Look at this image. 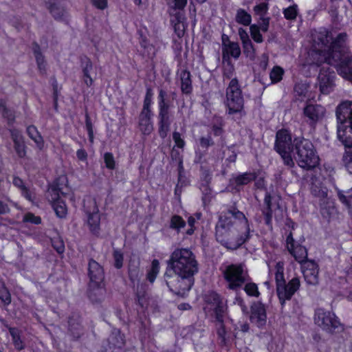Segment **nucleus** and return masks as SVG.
Wrapping results in <instances>:
<instances>
[{"label":"nucleus","instance_id":"obj_2","mask_svg":"<svg viewBox=\"0 0 352 352\" xmlns=\"http://www.w3.org/2000/svg\"><path fill=\"white\" fill-rule=\"evenodd\" d=\"M168 266L174 274L193 276L198 272V264L193 253L188 249L175 250L171 254Z\"/></svg>","mask_w":352,"mask_h":352},{"label":"nucleus","instance_id":"obj_37","mask_svg":"<svg viewBox=\"0 0 352 352\" xmlns=\"http://www.w3.org/2000/svg\"><path fill=\"white\" fill-rule=\"evenodd\" d=\"M224 217L226 220L231 219L237 220H247L245 214L234 207H232L231 208L228 209L227 212L225 213Z\"/></svg>","mask_w":352,"mask_h":352},{"label":"nucleus","instance_id":"obj_62","mask_svg":"<svg viewBox=\"0 0 352 352\" xmlns=\"http://www.w3.org/2000/svg\"><path fill=\"white\" fill-rule=\"evenodd\" d=\"M173 139L175 143V145L180 148H183L185 146V142L182 138L181 134L177 131H174L173 133Z\"/></svg>","mask_w":352,"mask_h":352},{"label":"nucleus","instance_id":"obj_25","mask_svg":"<svg viewBox=\"0 0 352 352\" xmlns=\"http://www.w3.org/2000/svg\"><path fill=\"white\" fill-rule=\"evenodd\" d=\"M81 67L82 71V79L87 87H91L94 83L91 74L94 72V65L91 60L85 56L81 58Z\"/></svg>","mask_w":352,"mask_h":352},{"label":"nucleus","instance_id":"obj_60","mask_svg":"<svg viewBox=\"0 0 352 352\" xmlns=\"http://www.w3.org/2000/svg\"><path fill=\"white\" fill-rule=\"evenodd\" d=\"M85 126L88 132L89 140L91 143L94 142V130L91 119L87 113L85 114Z\"/></svg>","mask_w":352,"mask_h":352},{"label":"nucleus","instance_id":"obj_19","mask_svg":"<svg viewBox=\"0 0 352 352\" xmlns=\"http://www.w3.org/2000/svg\"><path fill=\"white\" fill-rule=\"evenodd\" d=\"M336 118L338 120V124H352L351 101H344L337 107Z\"/></svg>","mask_w":352,"mask_h":352},{"label":"nucleus","instance_id":"obj_12","mask_svg":"<svg viewBox=\"0 0 352 352\" xmlns=\"http://www.w3.org/2000/svg\"><path fill=\"white\" fill-rule=\"evenodd\" d=\"M300 280L298 278H293L287 284L285 282L276 287V292L282 305L287 300L291 299L294 293L299 289Z\"/></svg>","mask_w":352,"mask_h":352},{"label":"nucleus","instance_id":"obj_56","mask_svg":"<svg viewBox=\"0 0 352 352\" xmlns=\"http://www.w3.org/2000/svg\"><path fill=\"white\" fill-rule=\"evenodd\" d=\"M166 92L164 90H160L158 96L159 109L170 108V104L166 98Z\"/></svg>","mask_w":352,"mask_h":352},{"label":"nucleus","instance_id":"obj_44","mask_svg":"<svg viewBox=\"0 0 352 352\" xmlns=\"http://www.w3.org/2000/svg\"><path fill=\"white\" fill-rule=\"evenodd\" d=\"M228 53L234 58H238L241 55V48L237 43L230 42L227 46Z\"/></svg>","mask_w":352,"mask_h":352},{"label":"nucleus","instance_id":"obj_47","mask_svg":"<svg viewBox=\"0 0 352 352\" xmlns=\"http://www.w3.org/2000/svg\"><path fill=\"white\" fill-rule=\"evenodd\" d=\"M34 54L36 57L37 65L40 70H45L44 56L42 55L39 46L36 44L34 47Z\"/></svg>","mask_w":352,"mask_h":352},{"label":"nucleus","instance_id":"obj_14","mask_svg":"<svg viewBox=\"0 0 352 352\" xmlns=\"http://www.w3.org/2000/svg\"><path fill=\"white\" fill-rule=\"evenodd\" d=\"M304 278L307 284L316 285L319 283V268L312 260L305 261L301 266Z\"/></svg>","mask_w":352,"mask_h":352},{"label":"nucleus","instance_id":"obj_7","mask_svg":"<svg viewBox=\"0 0 352 352\" xmlns=\"http://www.w3.org/2000/svg\"><path fill=\"white\" fill-rule=\"evenodd\" d=\"M225 104L230 115L241 113L243 109L244 100L236 78H232L226 89Z\"/></svg>","mask_w":352,"mask_h":352},{"label":"nucleus","instance_id":"obj_30","mask_svg":"<svg viewBox=\"0 0 352 352\" xmlns=\"http://www.w3.org/2000/svg\"><path fill=\"white\" fill-rule=\"evenodd\" d=\"M311 194L319 199L320 205L325 204L331 199L328 197V190L326 187L313 184L311 188Z\"/></svg>","mask_w":352,"mask_h":352},{"label":"nucleus","instance_id":"obj_31","mask_svg":"<svg viewBox=\"0 0 352 352\" xmlns=\"http://www.w3.org/2000/svg\"><path fill=\"white\" fill-rule=\"evenodd\" d=\"M181 89L184 94H190L192 89L190 72L182 70L180 73Z\"/></svg>","mask_w":352,"mask_h":352},{"label":"nucleus","instance_id":"obj_8","mask_svg":"<svg viewBox=\"0 0 352 352\" xmlns=\"http://www.w3.org/2000/svg\"><path fill=\"white\" fill-rule=\"evenodd\" d=\"M166 283L171 292L177 295L184 296L192 286L193 277L189 276H179L174 274H169L167 271L165 274Z\"/></svg>","mask_w":352,"mask_h":352},{"label":"nucleus","instance_id":"obj_4","mask_svg":"<svg viewBox=\"0 0 352 352\" xmlns=\"http://www.w3.org/2000/svg\"><path fill=\"white\" fill-rule=\"evenodd\" d=\"M296 156L295 159L302 168L310 170L318 164L319 157L316 153L313 144L303 138L294 140Z\"/></svg>","mask_w":352,"mask_h":352},{"label":"nucleus","instance_id":"obj_24","mask_svg":"<svg viewBox=\"0 0 352 352\" xmlns=\"http://www.w3.org/2000/svg\"><path fill=\"white\" fill-rule=\"evenodd\" d=\"M89 276L91 282L96 285L100 283L104 278V271L100 265L93 259L89 262Z\"/></svg>","mask_w":352,"mask_h":352},{"label":"nucleus","instance_id":"obj_50","mask_svg":"<svg viewBox=\"0 0 352 352\" xmlns=\"http://www.w3.org/2000/svg\"><path fill=\"white\" fill-rule=\"evenodd\" d=\"M342 162L347 171L352 175V150L344 153Z\"/></svg>","mask_w":352,"mask_h":352},{"label":"nucleus","instance_id":"obj_34","mask_svg":"<svg viewBox=\"0 0 352 352\" xmlns=\"http://www.w3.org/2000/svg\"><path fill=\"white\" fill-rule=\"evenodd\" d=\"M159 118V135L162 138H165L170 130L171 120L170 116H164Z\"/></svg>","mask_w":352,"mask_h":352},{"label":"nucleus","instance_id":"obj_59","mask_svg":"<svg viewBox=\"0 0 352 352\" xmlns=\"http://www.w3.org/2000/svg\"><path fill=\"white\" fill-rule=\"evenodd\" d=\"M52 245L58 253L62 254L65 251L63 241L60 237L54 238L52 240Z\"/></svg>","mask_w":352,"mask_h":352},{"label":"nucleus","instance_id":"obj_58","mask_svg":"<svg viewBox=\"0 0 352 352\" xmlns=\"http://www.w3.org/2000/svg\"><path fill=\"white\" fill-rule=\"evenodd\" d=\"M104 161L106 167L109 169L113 170L116 167V162L113 155L111 153H105L104 155Z\"/></svg>","mask_w":352,"mask_h":352},{"label":"nucleus","instance_id":"obj_32","mask_svg":"<svg viewBox=\"0 0 352 352\" xmlns=\"http://www.w3.org/2000/svg\"><path fill=\"white\" fill-rule=\"evenodd\" d=\"M26 131L29 138L36 143L37 147L42 149L44 146V141L37 128L34 125H30L27 127Z\"/></svg>","mask_w":352,"mask_h":352},{"label":"nucleus","instance_id":"obj_5","mask_svg":"<svg viewBox=\"0 0 352 352\" xmlns=\"http://www.w3.org/2000/svg\"><path fill=\"white\" fill-rule=\"evenodd\" d=\"M206 300L208 304L211 305V308L213 309L216 319L217 333L220 342L222 344H226L227 332L223 324L226 311L227 309L226 304L223 302L221 296L215 292L210 293L206 296Z\"/></svg>","mask_w":352,"mask_h":352},{"label":"nucleus","instance_id":"obj_17","mask_svg":"<svg viewBox=\"0 0 352 352\" xmlns=\"http://www.w3.org/2000/svg\"><path fill=\"white\" fill-rule=\"evenodd\" d=\"M337 67L338 74L344 79L352 82V55L346 54L341 57L335 64H332Z\"/></svg>","mask_w":352,"mask_h":352},{"label":"nucleus","instance_id":"obj_48","mask_svg":"<svg viewBox=\"0 0 352 352\" xmlns=\"http://www.w3.org/2000/svg\"><path fill=\"white\" fill-rule=\"evenodd\" d=\"M244 291L250 296L258 297L260 295L257 285L254 283H247Z\"/></svg>","mask_w":352,"mask_h":352},{"label":"nucleus","instance_id":"obj_9","mask_svg":"<svg viewBox=\"0 0 352 352\" xmlns=\"http://www.w3.org/2000/svg\"><path fill=\"white\" fill-rule=\"evenodd\" d=\"M314 321L318 326L329 332H331L340 326V321L333 313L322 308L316 309Z\"/></svg>","mask_w":352,"mask_h":352},{"label":"nucleus","instance_id":"obj_6","mask_svg":"<svg viewBox=\"0 0 352 352\" xmlns=\"http://www.w3.org/2000/svg\"><path fill=\"white\" fill-rule=\"evenodd\" d=\"M223 276L229 289L237 291L249 280L245 265L243 263L231 264L226 267Z\"/></svg>","mask_w":352,"mask_h":352},{"label":"nucleus","instance_id":"obj_42","mask_svg":"<svg viewBox=\"0 0 352 352\" xmlns=\"http://www.w3.org/2000/svg\"><path fill=\"white\" fill-rule=\"evenodd\" d=\"M109 343L111 344L110 349H121L124 345V339L120 335L111 336Z\"/></svg>","mask_w":352,"mask_h":352},{"label":"nucleus","instance_id":"obj_27","mask_svg":"<svg viewBox=\"0 0 352 352\" xmlns=\"http://www.w3.org/2000/svg\"><path fill=\"white\" fill-rule=\"evenodd\" d=\"M151 113L141 112L139 116V127L144 135H149L153 130L151 121Z\"/></svg>","mask_w":352,"mask_h":352},{"label":"nucleus","instance_id":"obj_64","mask_svg":"<svg viewBox=\"0 0 352 352\" xmlns=\"http://www.w3.org/2000/svg\"><path fill=\"white\" fill-rule=\"evenodd\" d=\"M234 73V66L230 63H228L223 67V76L226 78H231Z\"/></svg>","mask_w":352,"mask_h":352},{"label":"nucleus","instance_id":"obj_36","mask_svg":"<svg viewBox=\"0 0 352 352\" xmlns=\"http://www.w3.org/2000/svg\"><path fill=\"white\" fill-rule=\"evenodd\" d=\"M339 200L349 209L352 208V190L347 191L338 190Z\"/></svg>","mask_w":352,"mask_h":352},{"label":"nucleus","instance_id":"obj_55","mask_svg":"<svg viewBox=\"0 0 352 352\" xmlns=\"http://www.w3.org/2000/svg\"><path fill=\"white\" fill-rule=\"evenodd\" d=\"M244 54L251 59L254 58L255 52L251 41L243 43Z\"/></svg>","mask_w":352,"mask_h":352},{"label":"nucleus","instance_id":"obj_11","mask_svg":"<svg viewBox=\"0 0 352 352\" xmlns=\"http://www.w3.org/2000/svg\"><path fill=\"white\" fill-rule=\"evenodd\" d=\"M263 212L266 220L281 219L283 217V210L279 206L278 197L267 192L264 199Z\"/></svg>","mask_w":352,"mask_h":352},{"label":"nucleus","instance_id":"obj_20","mask_svg":"<svg viewBox=\"0 0 352 352\" xmlns=\"http://www.w3.org/2000/svg\"><path fill=\"white\" fill-rule=\"evenodd\" d=\"M275 149L278 153L291 152L292 138L287 130H280L276 133Z\"/></svg>","mask_w":352,"mask_h":352},{"label":"nucleus","instance_id":"obj_57","mask_svg":"<svg viewBox=\"0 0 352 352\" xmlns=\"http://www.w3.org/2000/svg\"><path fill=\"white\" fill-rule=\"evenodd\" d=\"M268 10V3L263 2L261 3L254 7V11L256 14L259 15L261 17H264V15Z\"/></svg>","mask_w":352,"mask_h":352},{"label":"nucleus","instance_id":"obj_35","mask_svg":"<svg viewBox=\"0 0 352 352\" xmlns=\"http://www.w3.org/2000/svg\"><path fill=\"white\" fill-rule=\"evenodd\" d=\"M235 21L239 24L248 26L251 23L252 16L245 10L240 8L236 11Z\"/></svg>","mask_w":352,"mask_h":352},{"label":"nucleus","instance_id":"obj_33","mask_svg":"<svg viewBox=\"0 0 352 352\" xmlns=\"http://www.w3.org/2000/svg\"><path fill=\"white\" fill-rule=\"evenodd\" d=\"M256 172L244 173L234 177L232 181L236 186L246 185L256 179Z\"/></svg>","mask_w":352,"mask_h":352},{"label":"nucleus","instance_id":"obj_45","mask_svg":"<svg viewBox=\"0 0 352 352\" xmlns=\"http://www.w3.org/2000/svg\"><path fill=\"white\" fill-rule=\"evenodd\" d=\"M0 299L6 305L11 302V295L4 284L1 282H0Z\"/></svg>","mask_w":352,"mask_h":352},{"label":"nucleus","instance_id":"obj_40","mask_svg":"<svg viewBox=\"0 0 352 352\" xmlns=\"http://www.w3.org/2000/svg\"><path fill=\"white\" fill-rule=\"evenodd\" d=\"M160 272V263L157 260H153L151 268L148 272L147 278L151 283H153Z\"/></svg>","mask_w":352,"mask_h":352},{"label":"nucleus","instance_id":"obj_41","mask_svg":"<svg viewBox=\"0 0 352 352\" xmlns=\"http://www.w3.org/2000/svg\"><path fill=\"white\" fill-rule=\"evenodd\" d=\"M284 267L283 264L282 263H277L276 265V273H275V279L276 283V287L280 285H282L285 283L284 279Z\"/></svg>","mask_w":352,"mask_h":352},{"label":"nucleus","instance_id":"obj_3","mask_svg":"<svg viewBox=\"0 0 352 352\" xmlns=\"http://www.w3.org/2000/svg\"><path fill=\"white\" fill-rule=\"evenodd\" d=\"M67 178L65 176L60 177L50 186L47 192V197L51 202L52 206L59 219L67 217V208L61 197H66L69 193V188L67 185Z\"/></svg>","mask_w":352,"mask_h":352},{"label":"nucleus","instance_id":"obj_49","mask_svg":"<svg viewBox=\"0 0 352 352\" xmlns=\"http://www.w3.org/2000/svg\"><path fill=\"white\" fill-rule=\"evenodd\" d=\"M251 36L253 40L256 43H262L263 41V36L260 33L258 25L253 24L250 27Z\"/></svg>","mask_w":352,"mask_h":352},{"label":"nucleus","instance_id":"obj_23","mask_svg":"<svg viewBox=\"0 0 352 352\" xmlns=\"http://www.w3.org/2000/svg\"><path fill=\"white\" fill-rule=\"evenodd\" d=\"M47 8L56 20H59L66 13L62 0H45Z\"/></svg>","mask_w":352,"mask_h":352},{"label":"nucleus","instance_id":"obj_61","mask_svg":"<svg viewBox=\"0 0 352 352\" xmlns=\"http://www.w3.org/2000/svg\"><path fill=\"white\" fill-rule=\"evenodd\" d=\"M199 144L203 148H208L209 146L214 145V141L210 135L206 137H201L199 138Z\"/></svg>","mask_w":352,"mask_h":352},{"label":"nucleus","instance_id":"obj_54","mask_svg":"<svg viewBox=\"0 0 352 352\" xmlns=\"http://www.w3.org/2000/svg\"><path fill=\"white\" fill-rule=\"evenodd\" d=\"M309 86L305 83H297L294 87V92L300 97H305L308 92Z\"/></svg>","mask_w":352,"mask_h":352},{"label":"nucleus","instance_id":"obj_13","mask_svg":"<svg viewBox=\"0 0 352 352\" xmlns=\"http://www.w3.org/2000/svg\"><path fill=\"white\" fill-rule=\"evenodd\" d=\"M304 116L309 119V124L315 126L326 115V109L321 104H309L303 109Z\"/></svg>","mask_w":352,"mask_h":352},{"label":"nucleus","instance_id":"obj_18","mask_svg":"<svg viewBox=\"0 0 352 352\" xmlns=\"http://www.w3.org/2000/svg\"><path fill=\"white\" fill-rule=\"evenodd\" d=\"M318 85L322 94L330 93L334 87V72L322 69L318 77Z\"/></svg>","mask_w":352,"mask_h":352},{"label":"nucleus","instance_id":"obj_10","mask_svg":"<svg viewBox=\"0 0 352 352\" xmlns=\"http://www.w3.org/2000/svg\"><path fill=\"white\" fill-rule=\"evenodd\" d=\"M348 39L349 36L346 32L339 33L335 38L332 37L326 47L328 54L333 56L336 53H338L340 55V58L349 54Z\"/></svg>","mask_w":352,"mask_h":352},{"label":"nucleus","instance_id":"obj_43","mask_svg":"<svg viewBox=\"0 0 352 352\" xmlns=\"http://www.w3.org/2000/svg\"><path fill=\"white\" fill-rule=\"evenodd\" d=\"M283 14L287 20H295L298 14V6L294 4L283 10Z\"/></svg>","mask_w":352,"mask_h":352},{"label":"nucleus","instance_id":"obj_53","mask_svg":"<svg viewBox=\"0 0 352 352\" xmlns=\"http://www.w3.org/2000/svg\"><path fill=\"white\" fill-rule=\"evenodd\" d=\"M0 113L3 117L8 118L9 123L14 122V116L12 112L6 108V103L3 100H0Z\"/></svg>","mask_w":352,"mask_h":352},{"label":"nucleus","instance_id":"obj_52","mask_svg":"<svg viewBox=\"0 0 352 352\" xmlns=\"http://www.w3.org/2000/svg\"><path fill=\"white\" fill-rule=\"evenodd\" d=\"M10 333L12 337L14 346L18 350H21L24 348L23 343L21 340L17 331L14 329H10Z\"/></svg>","mask_w":352,"mask_h":352},{"label":"nucleus","instance_id":"obj_16","mask_svg":"<svg viewBox=\"0 0 352 352\" xmlns=\"http://www.w3.org/2000/svg\"><path fill=\"white\" fill-rule=\"evenodd\" d=\"M250 321L256 327L261 328L267 322L266 309L263 304L257 302L251 307Z\"/></svg>","mask_w":352,"mask_h":352},{"label":"nucleus","instance_id":"obj_22","mask_svg":"<svg viewBox=\"0 0 352 352\" xmlns=\"http://www.w3.org/2000/svg\"><path fill=\"white\" fill-rule=\"evenodd\" d=\"M338 138L345 147H352V124H338Z\"/></svg>","mask_w":352,"mask_h":352},{"label":"nucleus","instance_id":"obj_46","mask_svg":"<svg viewBox=\"0 0 352 352\" xmlns=\"http://www.w3.org/2000/svg\"><path fill=\"white\" fill-rule=\"evenodd\" d=\"M283 73L284 71L280 67H274L270 74L272 82L274 83L279 82L282 79Z\"/></svg>","mask_w":352,"mask_h":352},{"label":"nucleus","instance_id":"obj_21","mask_svg":"<svg viewBox=\"0 0 352 352\" xmlns=\"http://www.w3.org/2000/svg\"><path fill=\"white\" fill-rule=\"evenodd\" d=\"M11 138L14 143V148L17 155L20 158H24L26 156V148L24 138L21 133L15 129L10 130Z\"/></svg>","mask_w":352,"mask_h":352},{"label":"nucleus","instance_id":"obj_26","mask_svg":"<svg viewBox=\"0 0 352 352\" xmlns=\"http://www.w3.org/2000/svg\"><path fill=\"white\" fill-rule=\"evenodd\" d=\"M84 209L87 215L88 220H100L102 218L94 199L89 198L85 200Z\"/></svg>","mask_w":352,"mask_h":352},{"label":"nucleus","instance_id":"obj_29","mask_svg":"<svg viewBox=\"0 0 352 352\" xmlns=\"http://www.w3.org/2000/svg\"><path fill=\"white\" fill-rule=\"evenodd\" d=\"M320 213L322 217L326 219H331L336 218L337 210L335 207L333 200L329 199L325 204H321Z\"/></svg>","mask_w":352,"mask_h":352},{"label":"nucleus","instance_id":"obj_28","mask_svg":"<svg viewBox=\"0 0 352 352\" xmlns=\"http://www.w3.org/2000/svg\"><path fill=\"white\" fill-rule=\"evenodd\" d=\"M13 184L21 190L22 195L26 199L31 202L34 201L36 199L34 192L28 188L21 178L19 177H14L13 179Z\"/></svg>","mask_w":352,"mask_h":352},{"label":"nucleus","instance_id":"obj_38","mask_svg":"<svg viewBox=\"0 0 352 352\" xmlns=\"http://www.w3.org/2000/svg\"><path fill=\"white\" fill-rule=\"evenodd\" d=\"M177 23L174 25V30L175 34L179 38H181L184 34L185 27L184 24V17L181 14H176Z\"/></svg>","mask_w":352,"mask_h":352},{"label":"nucleus","instance_id":"obj_63","mask_svg":"<svg viewBox=\"0 0 352 352\" xmlns=\"http://www.w3.org/2000/svg\"><path fill=\"white\" fill-rule=\"evenodd\" d=\"M113 258L115 260L116 267L118 269H120V267H122V264H123L122 254L118 250H115L113 252Z\"/></svg>","mask_w":352,"mask_h":352},{"label":"nucleus","instance_id":"obj_51","mask_svg":"<svg viewBox=\"0 0 352 352\" xmlns=\"http://www.w3.org/2000/svg\"><path fill=\"white\" fill-rule=\"evenodd\" d=\"M229 223L226 221H219L216 226V236L218 240L222 241L220 238L228 230Z\"/></svg>","mask_w":352,"mask_h":352},{"label":"nucleus","instance_id":"obj_1","mask_svg":"<svg viewBox=\"0 0 352 352\" xmlns=\"http://www.w3.org/2000/svg\"><path fill=\"white\" fill-rule=\"evenodd\" d=\"M332 39V34L326 29H321L313 34V46L307 53L305 64L309 65H320L327 63L331 65L340 59V55L336 53L333 56L328 54L326 47Z\"/></svg>","mask_w":352,"mask_h":352},{"label":"nucleus","instance_id":"obj_15","mask_svg":"<svg viewBox=\"0 0 352 352\" xmlns=\"http://www.w3.org/2000/svg\"><path fill=\"white\" fill-rule=\"evenodd\" d=\"M287 249L289 253L294 257L296 261L302 264L307 260V250L299 244H296L290 232L286 239Z\"/></svg>","mask_w":352,"mask_h":352},{"label":"nucleus","instance_id":"obj_39","mask_svg":"<svg viewBox=\"0 0 352 352\" xmlns=\"http://www.w3.org/2000/svg\"><path fill=\"white\" fill-rule=\"evenodd\" d=\"M129 276L130 280L133 283H138L140 281L142 273L138 265L130 264L129 268Z\"/></svg>","mask_w":352,"mask_h":352}]
</instances>
